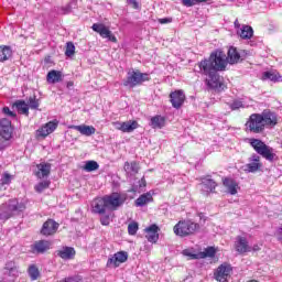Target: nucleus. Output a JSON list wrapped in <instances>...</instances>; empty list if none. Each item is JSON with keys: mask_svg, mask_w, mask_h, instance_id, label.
I'll return each mask as SVG.
<instances>
[{"mask_svg": "<svg viewBox=\"0 0 282 282\" xmlns=\"http://www.w3.org/2000/svg\"><path fill=\"white\" fill-rule=\"evenodd\" d=\"M12 217L11 212L8 208V205H2L0 207V221H7V219H10Z\"/></svg>", "mask_w": 282, "mask_h": 282, "instance_id": "58836bf2", "label": "nucleus"}, {"mask_svg": "<svg viewBox=\"0 0 282 282\" xmlns=\"http://www.w3.org/2000/svg\"><path fill=\"white\" fill-rule=\"evenodd\" d=\"M74 85V82H67L66 87L67 89H72V86Z\"/></svg>", "mask_w": 282, "mask_h": 282, "instance_id": "bf43d9fd", "label": "nucleus"}, {"mask_svg": "<svg viewBox=\"0 0 282 282\" xmlns=\"http://www.w3.org/2000/svg\"><path fill=\"white\" fill-rule=\"evenodd\" d=\"M235 28H241V24H239L238 20L235 21Z\"/></svg>", "mask_w": 282, "mask_h": 282, "instance_id": "052dcab7", "label": "nucleus"}, {"mask_svg": "<svg viewBox=\"0 0 282 282\" xmlns=\"http://www.w3.org/2000/svg\"><path fill=\"white\" fill-rule=\"evenodd\" d=\"M6 270H9V272H14V271H17V267L14 264L11 267H10V264H7Z\"/></svg>", "mask_w": 282, "mask_h": 282, "instance_id": "4d7b16f0", "label": "nucleus"}, {"mask_svg": "<svg viewBox=\"0 0 282 282\" xmlns=\"http://www.w3.org/2000/svg\"><path fill=\"white\" fill-rule=\"evenodd\" d=\"M159 23H162V24H164V23H171V20H170V19H166V18L160 19V20H159Z\"/></svg>", "mask_w": 282, "mask_h": 282, "instance_id": "13d9d810", "label": "nucleus"}, {"mask_svg": "<svg viewBox=\"0 0 282 282\" xmlns=\"http://www.w3.org/2000/svg\"><path fill=\"white\" fill-rule=\"evenodd\" d=\"M50 246H52L50 241L40 240L33 245V250H35V252H37L39 254H43L44 252H47V250H50Z\"/></svg>", "mask_w": 282, "mask_h": 282, "instance_id": "c85d7f7f", "label": "nucleus"}, {"mask_svg": "<svg viewBox=\"0 0 282 282\" xmlns=\"http://www.w3.org/2000/svg\"><path fill=\"white\" fill-rule=\"evenodd\" d=\"M198 72H205L206 74L210 72H226L228 69V59L226 53L220 48L213 51L209 57L203 58L196 64Z\"/></svg>", "mask_w": 282, "mask_h": 282, "instance_id": "f03ea898", "label": "nucleus"}, {"mask_svg": "<svg viewBox=\"0 0 282 282\" xmlns=\"http://www.w3.org/2000/svg\"><path fill=\"white\" fill-rule=\"evenodd\" d=\"M253 250H254V252H257L258 250H261V248H259V245H256V246H253Z\"/></svg>", "mask_w": 282, "mask_h": 282, "instance_id": "680f3d73", "label": "nucleus"}, {"mask_svg": "<svg viewBox=\"0 0 282 282\" xmlns=\"http://www.w3.org/2000/svg\"><path fill=\"white\" fill-rule=\"evenodd\" d=\"M110 221H111V218L109 217V215H104L100 218L101 226H109Z\"/></svg>", "mask_w": 282, "mask_h": 282, "instance_id": "3c124183", "label": "nucleus"}, {"mask_svg": "<svg viewBox=\"0 0 282 282\" xmlns=\"http://www.w3.org/2000/svg\"><path fill=\"white\" fill-rule=\"evenodd\" d=\"M186 101V95L184 90H174L170 94V102L174 109H182V106Z\"/></svg>", "mask_w": 282, "mask_h": 282, "instance_id": "2eb2a0df", "label": "nucleus"}, {"mask_svg": "<svg viewBox=\"0 0 282 282\" xmlns=\"http://www.w3.org/2000/svg\"><path fill=\"white\" fill-rule=\"evenodd\" d=\"M129 259V253L127 251H118L111 258L108 259L107 265H113L115 268H120L121 263H127Z\"/></svg>", "mask_w": 282, "mask_h": 282, "instance_id": "f3484780", "label": "nucleus"}, {"mask_svg": "<svg viewBox=\"0 0 282 282\" xmlns=\"http://www.w3.org/2000/svg\"><path fill=\"white\" fill-rule=\"evenodd\" d=\"M248 142L250 147L253 148V151H256L258 155H261V158H264V160H268V162H274V160H276L274 149L265 144L261 139L251 138Z\"/></svg>", "mask_w": 282, "mask_h": 282, "instance_id": "20e7f679", "label": "nucleus"}, {"mask_svg": "<svg viewBox=\"0 0 282 282\" xmlns=\"http://www.w3.org/2000/svg\"><path fill=\"white\" fill-rule=\"evenodd\" d=\"M202 76H207L206 85L210 87V89H218V91H224L226 88V84L221 80V76L217 74V70H210V73L198 72Z\"/></svg>", "mask_w": 282, "mask_h": 282, "instance_id": "1a4fd4ad", "label": "nucleus"}, {"mask_svg": "<svg viewBox=\"0 0 282 282\" xmlns=\"http://www.w3.org/2000/svg\"><path fill=\"white\" fill-rule=\"evenodd\" d=\"M138 230H140V225L137 221H132L128 225V235L133 237L138 235Z\"/></svg>", "mask_w": 282, "mask_h": 282, "instance_id": "37998d69", "label": "nucleus"}, {"mask_svg": "<svg viewBox=\"0 0 282 282\" xmlns=\"http://www.w3.org/2000/svg\"><path fill=\"white\" fill-rule=\"evenodd\" d=\"M91 30H94V32H97V34H99L101 39H108V41H110L111 43H118V37H116L111 30H109V28H107L105 24L95 23L93 24Z\"/></svg>", "mask_w": 282, "mask_h": 282, "instance_id": "f8f14e48", "label": "nucleus"}, {"mask_svg": "<svg viewBox=\"0 0 282 282\" xmlns=\"http://www.w3.org/2000/svg\"><path fill=\"white\" fill-rule=\"evenodd\" d=\"M50 184H52V182L50 181L40 182L37 185H35L36 193H43V191H45L46 188H50Z\"/></svg>", "mask_w": 282, "mask_h": 282, "instance_id": "a18cd8bd", "label": "nucleus"}, {"mask_svg": "<svg viewBox=\"0 0 282 282\" xmlns=\"http://www.w3.org/2000/svg\"><path fill=\"white\" fill-rule=\"evenodd\" d=\"M202 230L199 223H195L192 219L180 220L174 227L173 232L177 237H191Z\"/></svg>", "mask_w": 282, "mask_h": 282, "instance_id": "7ed1b4c3", "label": "nucleus"}, {"mask_svg": "<svg viewBox=\"0 0 282 282\" xmlns=\"http://www.w3.org/2000/svg\"><path fill=\"white\" fill-rule=\"evenodd\" d=\"M223 186L227 188V193L229 195H237L239 193V183L235 181L232 177H223Z\"/></svg>", "mask_w": 282, "mask_h": 282, "instance_id": "aec40b11", "label": "nucleus"}, {"mask_svg": "<svg viewBox=\"0 0 282 282\" xmlns=\"http://www.w3.org/2000/svg\"><path fill=\"white\" fill-rule=\"evenodd\" d=\"M69 129H75V131H78L82 135H86L87 138L96 133V128L94 126H87V124L70 126Z\"/></svg>", "mask_w": 282, "mask_h": 282, "instance_id": "b1692460", "label": "nucleus"}, {"mask_svg": "<svg viewBox=\"0 0 282 282\" xmlns=\"http://www.w3.org/2000/svg\"><path fill=\"white\" fill-rule=\"evenodd\" d=\"M0 135H3L4 140H11L12 138V121L8 118H3L0 121Z\"/></svg>", "mask_w": 282, "mask_h": 282, "instance_id": "6ab92c4d", "label": "nucleus"}, {"mask_svg": "<svg viewBox=\"0 0 282 282\" xmlns=\"http://www.w3.org/2000/svg\"><path fill=\"white\" fill-rule=\"evenodd\" d=\"M12 180H14V176L8 172H4L0 178V191H7L8 186L12 184Z\"/></svg>", "mask_w": 282, "mask_h": 282, "instance_id": "c756f323", "label": "nucleus"}, {"mask_svg": "<svg viewBox=\"0 0 282 282\" xmlns=\"http://www.w3.org/2000/svg\"><path fill=\"white\" fill-rule=\"evenodd\" d=\"M282 76L278 72H264L262 74V80H271L272 83H279Z\"/></svg>", "mask_w": 282, "mask_h": 282, "instance_id": "72a5a7b5", "label": "nucleus"}, {"mask_svg": "<svg viewBox=\"0 0 282 282\" xmlns=\"http://www.w3.org/2000/svg\"><path fill=\"white\" fill-rule=\"evenodd\" d=\"M83 169L87 173H93V171H98V169H100V165L96 161H87Z\"/></svg>", "mask_w": 282, "mask_h": 282, "instance_id": "ea45409f", "label": "nucleus"}, {"mask_svg": "<svg viewBox=\"0 0 282 282\" xmlns=\"http://www.w3.org/2000/svg\"><path fill=\"white\" fill-rule=\"evenodd\" d=\"M263 169V163H261V156L258 154H252L249 158V163L246 165V173H257Z\"/></svg>", "mask_w": 282, "mask_h": 282, "instance_id": "dca6fc26", "label": "nucleus"}, {"mask_svg": "<svg viewBox=\"0 0 282 282\" xmlns=\"http://www.w3.org/2000/svg\"><path fill=\"white\" fill-rule=\"evenodd\" d=\"M183 257H187L188 261H195L199 259V253H193L192 249H184L182 251Z\"/></svg>", "mask_w": 282, "mask_h": 282, "instance_id": "a19ab883", "label": "nucleus"}, {"mask_svg": "<svg viewBox=\"0 0 282 282\" xmlns=\"http://www.w3.org/2000/svg\"><path fill=\"white\" fill-rule=\"evenodd\" d=\"M46 80L51 85H56V83L63 82V73L61 70L52 69L46 75Z\"/></svg>", "mask_w": 282, "mask_h": 282, "instance_id": "a878e982", "label": "nucleus"}, {"mask_svg": "<svg viewBox=\"0 0 282 282\" xmlns=\"http://www.w3.org/2000/svg\"><path fill=\"white\" fill-rule=\"evenodd\" d=\"M208 0H181L182 6L185 8H193V6H199V3H206Z\"/></svg>", "mask_w": 282, "mask_h": 282, "instance_id": "79ce46f5", "label": "nucleus"}, {"mask_svg": "<svg viewBox=\"0 0 282 282\" xmlns=\"http://www.w3.org/2000/svg\"><path fill=\"white\" fill-rule=\"evenodd\" d=\"M250 53L246 50L238 48L237 46H230L227 51V64L228 65H238V63H243Z\"/></svg>", "mask_w": 282, "mask_h": 282, "instance_id": "423d86ee", "label": "nucleus"}, {"mask_svg": "<svg viewBox=\"0 0 282 282\" xmlns=\"http://www.w3.org/2000/svg\"><path fill=\"white\" fill-rule=\"evenodd\" d=\"M253 34H254V31L250 25H243L239 32V36L242 37L243 40H249L251 36H253Z\"/></svg>", "mask_w": 282, "mask_h": 282, "instance_id": "c9c22d12", "label": "nucleus"}, {"mask_svg": "<svg viewBox=\"0 0 282 282\" xmlns=\"http://www.w3.org/2000/svg\"><path fill=\"white\" fill-rule=\"evenodd\" d=\"M245 107L246 106H243V101H241V100H234L231 104H229V109H231V111L245 109Z\"/></svg>", "mask_w": 282, "mask_h": 282, "instance_id": "49530a36", "label": "nucleus"}, {"mask_svg": "<svg viewBox=\"0 0 282 282\" xmlns=\"http://www.w3.org/2000/svg\"><path fill=\"white\" fill-rule=\"evenodd\" d=\"M10 139H4V137L2 134H0V151H3V149H6V147H8V141Z\"/></svg>", "mask_w": 282, "mask_h": 282, "instance_id": "8fccbe9b", "label": "nucleus"}, {"mask_svg": "<svg viewBox=\"0 0 282 282\" xmlns=\"http://www.w3.org/2000/svg\"><path fill=\"white\" fill-rule=\"evenodd\" d=\"M232 274V265L228 262L220 264L214 272V278L218 282H228Z\"/></svg>", "mask_w": 282, "mask_h": 282, "instance_id": "9d476101", "label": "nucleus"}, {"mask_svg": "<svg viewBox=\"0 0 282 282\" xmlns=\"http://www.w3.org/2000/svg\"><path fill=\"white\" fill-rule=\"evenodd\" d=\"M11 215L14 213H21V210H25V205L19 204L17 200H11V204L7 205Z\"/></svg>", "mask_w": 282, "mask_h": 282, "instance_id": "f704fd0d", "label": "nucleus"}, {"mask_svg": "<svg viewBox=\"0 0 282 282\" xmlns=\"http://www.w3.org/2000/svg\"><path fill=\"white\" fill-rule=\"evenodd\" d=\"M28 105L30 109H39V99H36V96L30 97L28 100Z\"/></svg>", "mask_w": 282, "mask_h": 282, "instance_id": "de8ad7c7", "label": "nucleus"}, {"mask_svg": "<svg viewBox=\"0 0 282 282\" xmlns=\"http://www.w3.org/2000/svg\"><path fill=\"white\" fill-rule=\"evenodd\" d=\"M149 80H151L149 73H142L140 69H135L128 73L127 78L123 80V87L133 89L134 87H140L143 83H149Z\"/></svg>", "mask_w": 282, "mask_h": 282, "instance_id": "39448f33", "label": "nucleus"}, {"mask_svg": "<svg viewBox=\"0 0 282 282\" xmlns=\"http://www.w3.org/2000/svg\"><path fill=\"white\" fill-rule=\"evenodd\" d=\"M245 127L247 131H250V133H263L265 131V124L263 123V117H261V113L250 115Z\"/></svg>", "mask_w": 282, "mask_h": 282, "instance_id": "0eeeda50", "label": "nucleus"}, {"mask_svg": "<svg viewBox=\"0 0 282 282\" xmlns=\"http://www.w3.org/2000/svg\"><path fill=\"white\" fill-rule=\"evenodd\" d=\"M37 171L35 172V175L39 177V180H43L45 177H50V174L52 173V164L42 162L36 165Z\"/></svg>", "mask_w": 282, "mask_h": 282, "instance_id": "4be33fe9", "label": "nucleus"}, {"mask_svg": "<svg viewBox=\"0 0 282 282\" xmlns=\"http://www.w3.org/2000/svg\"><path fill=\"white\" fill-rule=\"evenodd\" d=\"M198 180L200 182V186H203L202 195L208 197L212 194H217V186H219V184H217V181L214 180L213 175L207 174L200 176Z\"/></svg>", "mask_w": 282, "mask_h": 282, "instance_id": "6e6552de", "label": "nucleus"}, {"mask_svg": "<svg viewBox=\"0 0 282 282\" xmlns=\"http://www.w3.org/2000/svg\"><path fill=\"white\" fill-rule=\"evenodd\" d=\"M123 171L127 175H138V173H140V163L137 161H126L123 164Z\"/></svg>", "mask_w": 282, "mask_h": 282, "instance_id": "393cba45", "label": "nucleus"}, {"mask_svg": "<svg viewBox=\"0 0 282 282\" xmlns=\"http://www.w3.org/2000/svg\"><path fill=\"white\" fill-rule=\"evenodd\" d=\"M139 124L138 121L135 120H129V121H123L121 131L122 133H132V131H135L138 129Z\"/></svg>", "mask_w": 282, "mask_h": 282, "instance_id": "7c9ffc66", "label": "nucleus"}, {"mask_svg": "<svg viewBox=\"0 0 282 282\" xmlns=\"http://www.w3.org/2000/svg\"><path fill=\"white\" fill-rule=\"evenodd\" d=\"M263 119L264 128L270 127L271 129L279 124V116L270 109H265L260 113Z\"/></svg>", "mask_w": 282, "mask_h": 282, "instance_id": "4468645a", "label": "nucleus"}, {"mask_svg": "<svg viewBox=\"0 0 282 282\" xmlns=\"http://www.w3.org/2000/svg\"><path fill=\"white\" fill-rule=\"evenodd\" d=\"M140 188H147V178L144 176L139 181Z\"/></svg>", "mask_w": 282, "mask_h": 282, "instance_id": "864d4df0", "label": "nucleus"}, {"mask_svg": "<svg viewBox=\"0 0 282 282\" xmlns=\"http://www.w3.org/2000/svg\"><path fill=\"white\" fill-rule=\"evenodd\" d=\"M215 254H217V249L215 247H207L204 251L198 252L199 259H214Z\"/></svg>", "mask_w": 282, "mask_h": 282, "instance_id": "473e14b6", "label": "nucleus"}, {"mask_svg": "<svg viewBox=\"0 0 282 282\" xmlns=\"http://www.w3.org/2000/svg\"><path fill=\"white\" fill-rule=\"evenodd\" d=\"M28 272L31 281H36L39 276H41V272L39 271L36 264H31L28 269Z\"/></svg>", "mask_w": 282, "mask_h": 282, "instance_id": "4c0bfd02", "label": "nucleus"}, {"mask_svg": "<svg viewBox=\"0 0 282 282\" xmlns=\"http://www.w3.org/2000/svg\"><path fill=\"white\" fill-rule=\"evenodd\" d=\"M152 202H153V195L151 194V192H148L140 195V197H138L134 200V206L142 207V206H147V204H151Z\"/></svg>", "mask_w": 282, "mask_h": 282, "instance_id": "cd10ccee", "label": "nucleus"}, {"mask_svg": "<svg viewBox=\"0 0 282 282\" xmlns=\"http://www.w3.org/2000/svg\"><path fill=\"white\" fill-rule=\"evenodd\" d=\"M14 106L17 107L18 111H20V113H23L24 116H30V107H28V104H25V101L19 100L14 104Z\"/></svg>", "mask_w": 282, "mask_h": 282, "instance_id": "e433bc0d", "label": "nucleus"}, {"mask_svg": "<svg viewBox=\"0 0 282 282\" xmlns=\"http://www.w3.org/2000/svg\"><path fill=\"white\" fill-rule=\"evenodd\" d=\"M59 224L56 220L48 218L43 225L40 230L43 237H52L55 232H58Z\"/></svg>", "mask_w": 282, "mask_h": 282, "instance_id": "ddd939ff", "label": "nucleus"}, {"mask_svg": "<svg viewBox=\"0 0 282 282\" xmlns=\"http://www.w3.org/2000/svg\"><path fill=\"white\" fill-rule=\"evenodd\" d=\"M144 232L145 239H148L150 243H158V241L160 240V227L158 225H150L144 229Z\"/></svg>", "mask_w": 282, "mask_h": 282, "instance_id": "a211bd4d", "label": "nucleus"}, {"mask_svg": "<svg viewBox=\"0 0 282 282\" xmlns=\"http://www.w3.org/2000/svg\"><path fill=\"white\" fill-rule=\"evenodd\" d=\"M128 6H131V8H133V10H140V3L138 2V0H126Z\"/></svg>", "mask_w": 282, "mask_h": 282, "instance_id": "09e8293b", "label": "nucleus"}, {"mask_svg": "<svg viewBox=\"0 0 282 282\" xmlns=\"http://www.w3.org/2000/svg\"><path fill=\"white\" fill-rule=\"evenodd\" d=\"M2 112L10 118H17V113L12 112L9 107H3Z\"/></svg>", "mask_w": 282, "mask_h": 282, "instance_id": "603ef678", "label": "nucleus"}, {"mask_svg": "<svg viewBox=\"0 0 282 282\" xmlns=\"http://www.w3.org/2000/svg\"><path fill=\"white\" fill-rule=\"evenodd\" d=\"M127 202V195L113 192L111 194L99 196L93 199L91 210L95 215H106L118 210Z\"/></svg>", "mask_w": 282, "mask_h": 282, "instance_id": "f257e3e1", "label": "nucleus"}, {"mask_svg": "<svg viewBox=\"0 0 282 282\" xmlns=\"http://www.w3.org/2000/svg\"><path fill=\"white\" fill-rule=\"evenodd\" d=\"M278 241L282 245V225L276 231Z\"/></svg>", "mask_w": 282, "mask_h": 282, "instance_id": "5fc2aeb1", "label": "nucleus"}, {"mask_svg": "<svg viewBox=\"0 0 282 282\" xmlns=\"http://www.w3.org/2000/svg\"><path fill=\"white\" fill-rule=\"evenodd\" d=\"M57 257L63 259L64 261H69L76 257V249L73 247H63L62 249L56 251Z\"/></svg>", "mask_w": 282, "mask_h": 282, "instance_id": "5701e85b", "label": "nucleus"}, {"mask_svg": "<svg viewBox=\"0 0 282 282\" xmlns=\"http://www.w3.org/2000/svg\"><path fill=\"white\" fill-rule=\"evenodd\" d=\"M76 54V46L74 45V42H67L66 43V50H65V56L72 57Z\"/></svg>", "mask_w": 282, "mask_h": 282, "instance_id": "c03bdc74", "label": "nucleus"}, {"mask_svg": "<svg viewBox=\"0 0 282 282\" xmlns=\"http://www.w3.org/2000/svg\"><path fill=\"white\" fill-rule=\"evenodd\" d=\"M12 58V48L10 46H0V63H6Z\"/></svg>", "mask_w": 282, "mask_h": 282, "instance_id": "2f4dec72", "label": "nucleus"}, {"mask_svg": "<svg viewBox=\"0 0 282 282\" xmlns=\"http://www.w3.org/2000/svg\"><path fill=\"white\" fill-rule=\"evenodd\" d=\"M235 248L239 254H246V252H250V250H252L250 248V245H248V239H246V237H241V236H238L236 238Z\"/></svg>", "mask_w": 282, "mask_h": 282, "instance_id": "412c9836", "label": "nucleus"}, {"mask_svg": "<svg viewBox=\"0 0 282 282\" xmlns=\"http://www.w3.org/2000/svg\"><path fill=\"white\" fill-rule=\"evenodd\" d=\"M113 127H115L118 131H122V122H120V121L113 122Z\"/></svg>", "mask_w": 282, "mask_h": 282, "instance_id": "6e6d98bb", "label": "nucleus"}, {"mask_svg": "<svg viewBox=\"0 0 282 282\" xmlns=\"http://www.w3.org/2000/svg\"><path fill=\"white\" fill-rule=\"evenodd\" d=\"M58 129V120L48 121L35 132L36 140H45L47 135L54 133Z\"/></svg>", "mask_w": 282, "mask_h": 282, "instance_id": "9b49d317", "label": "nucleus"}, {"mask_svg": "<svg viewBox=\"0 0 282 282\" xmlns=\"http://www.w3.org/2000/svg\"><path fill=\"white\" fill-rule=\"evenodd\" d=\"M150 127L152 129H164L166 127V118L156 115L150 119Z\"/></svg>", "mask_w": 282, "mask_h": 282, "instance_id": "bb28decb", "label": "nucleus"}]
</instances>
